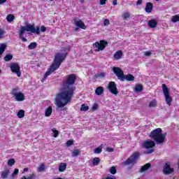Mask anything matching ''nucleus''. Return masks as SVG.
<instances>
[{
	"label": "nucleus",
	"mask_w": 179,
	"mask_h": 179,
	"mask_svg": "<svg viewBox=\"0 0 179 179\" xmlns=\"http://www.w3.org/2000/svg\"><path fill=\"white\" fill-rule=\"evenodd\" d=\"M75 82H76V75L75 74L69 75L63 82L62 92L56 95L55 99L56 106L59 108H62L71 103V100L75 94V90H76V87L73 85Z\"/></svg>",
	"instance_id": "f257e3e1"
},
{
	"label": "nucleus",
	"mask_w": 179,
	"mask_h": 179,
	"mask_svg": "<svg viewBox=\"0 0 179 179\" xmlns=\"http://www.w3.org/2000/svg\"><path fill=\"white\" fill-rule=\"evenodd\" d=\"M25 31H30L31 33H33L34 34H37L38 36L40 34V27H35L34 24H28L26 27L22 26L18 32V34L20 40H22V41H23L24 43L27 42V39L23 36V34H24Z\"/></svg>",
	"instance_id": "f03ea898"
},
{
	"label": "nucleus",
	"mask_w": 179,
	"mask_h": 179,
	"mask_svg": "<svg viewBox=\"0 0 179 179\" xmlns=\"http://www.w3.org/2000/svg\"><path fill=\"white\" fill-rule=\"evenodd\" d=\"M167 134L162 133V129L157 128L152 131L149 135L151 139H153L157 143V145H160L164 143V139H166V136Z\"/></svg>",
	"instance_id": "7ed1b4c3"
},
{
	"label": "nucleus",
	"mask_w": 179,
	"mask_h": 179,
	"mask_svg": "<svg viewBox=\"0 0 179 179\" xmlns=\"http://www.w3.org/2000/svg\"><path fill=\"white\" fill-rule=\"evenodd\" d=\"M155 146H156V143L152 140H147L142 143V148L146 149L145 155L153 153L155 152V148H153Z\"/></svg>",
	"instance_id": "20e7f679"
},
{
	"label": "nucleus",
	"mask_w": 179,
	"mask_h": 179,
	"mask_svg": "<svg viewBox=\"0 0 179 179\" xmlns=\"http://www.w3.org/2000/svg\"><path fill=\"white\" fill-rule=\"evenodd\" d=\"M162 92L165 97V101L168 106H171V101H173V99L170 96V90H169V87H167L166 84H162Z\"/></svg>",
	"instance_id": "39448f33"
},
{
	"label": "nucleus",
	"mask_w": 179,
	"mask_h": 179,
	"mask_svg": "<svg viewBox=\"0 0 179 179\" xmlns=\"http://www.w3.org/2000/svg\"><path fill=\"white\" fill-rule=\"evenodd\" d=\"M139 157V153L135 152L131 157H129L126 161L122 163V166H129V164H134L136 162V159Z\"/></svg>",
	"instance_id": "423d86ee"
},
{
	"label": "nucleus",
	"mask_w": 179,
	"mask_h": 179,
	"mask_svg": "<svg viewBox=\"0 0 179 179\" xmlns=\"http://www.w3.org/2000/svg\"><path fill=\"white\" fill-rule=\"evenodd\" d=\"M112 71L113 73L117 76L118 80L124 82V71L120 67H113Z\"/></svg>",
	"instance_id": "0eeeda50"
},
{
	"label": "nucleus",
	"mask_w": 179,
	"mask_h": 179,
	"mask_svg": "<svg viewBox=\"0 0 179 179\" xmlns=\"http://www.w3.org/2000/svg\"><path fill=\"white\" fill-rule=\"evenodd\" d=\"M67 53H57L55 55L53 62L57 64L61 65L64 62L65 58H66Z\"/></svg>",
	"instance_id": "6e6552de"
},
{
	"label": "nucleus",
	"mask_w": 179,
	"mask_h": 179,
	"mask_svg": "<svg viewBox=\"0 0 179 179\" xmlns=\"http://www.w3.org/2000/svg\"><path fill=\"white\" fill-rule=\"evenodd\" d=\"M9 68L11 70V72L16 73L18 78L22 76V73L20 72V66L17 63H11L9 66Z\"/></svg>",
	"instance_id": "1a4fd4ad"
},
{
	"label": "nucleus",
	"mask_w": 179,
	"mask_h": 179,
	"mask_svg": "<svg viewBox=\"0 0 179 179\" xmlns=\"http://www.w3.org/2000/svg\"><path fill=\"white\" fill-rule=\"evenodd\" d=\"M94 45L96 48V51H103L106 48V46L108 45V42L101 40L99 42H96Z\"/></svg>",
	"instance_id": "9d476101"
},
{
	"label": "nucleus",
	"mask_w": 179,
	"mask_h": 179,
	"mask_svg": "<svg viewBox=\"0 0 179 179\" xmlns=\"http://www.w3.org/2000/svg\"><path fill=\"white\" fill-rule=\"evenodd\" d=\"M108 89L112 94H115L117 96L118 94V89L117 88V85L115 84V82L110 81L108 84Z\"/></svg>",
	"instance_id": "9b49d317"
},
{
	"label": "nucleus",
	"mask_w": 179,
	"mask_h": 179,
	"mask_svg": "<svg viewBox=\"0 0 179 179\" xmlns=\"http://www.w3.org/2000/svg\"><path fill=\"white\" fill-rule=\"evenodd\" d=\"M59 66H61L60 64H57L55 62H53V64L50 66V70L45 73V77L50 76V75H51L52 72H55V71H57Z\"/></svg>",
	"instance_id": "f8f14e48"
},
{
	"label": "nucleus",
	"mask_w": 179,
	"mask_h": 179,
	"mask_svg": "<svg viewBox=\"0 0 179 179\" xmlns=\"http://www.w3.org/2000/svg\"><path fill=\"white\" fill-rule=\"evenodd\" d=\"M163 173L166 176H169V174L174 173V169L170 167V164L166 162V165L164 166Z\"/></svg>",
	"instance_id": "ddd939ff"
},
{
	"label": "nucleus",
	"mask_w": 179,
	"mask_h": 179,
	"mask_svg": "<svg viewBox=\"0 0 179 179\" xmlns=\"http://www.w3.org/2000/svg\"><path fill=\"white\" fill-rule=\"evenodd\" d=\"M75 24H76V26H77V27H80V29H83V30H86V25L82 20H80L76 21Z\"/></svg>",
	"instance_id": "4468645a"
},
{
	"label": "nucleus",
	"mask_w": 179,
	"mask_h": 179,
	"mask_svg": "<svg viewBox=\"0 0 179 179\" xmlns=\"http://www.w3.org/2000/svg\"><path fill=\"white\" fill-rule=\"evenodd\" d=\"M145 10L147 13H150L153 10V4L150 2L147 3Z\"/></svg>",
	"instance_id": "2eb2a0df"
},
{
	"label": "nucleus",
	"mask_w": 179,
	"mask_h": 179,
	"mask_svg": "<svg viewBox=\"0 0 179 179\" xmlns=\"http://www.w3.org/2000/svg\"><path fill=\"white\" fill-rule=\"evenodd\" d=\"M148 24L151 29H155L157 27V21H156L155 20H150V21H148Z\"/></svg>",
	"instance_id": "dca6fc26"
},
{
	"label": "nucleus",
	"mask_w": 179,
	"mask_h": 179,
	"mask_svg": "<svg viewBox=\"0 0 179 179\" xmlns=\"http://www.w3.org/2000/svg\"><path fill=\"white\" fill-rule=\"evenodd\" d=\"M127 80L128 82H132L135 80V77L131 74L126 75L124 74V81Z\"/></svg>",
	"instance_id": "f3484780"
},
{
	"label": "nucleus",
	"mask_w": 179,
	"mask_h": 179,
	"mask_svg": "<svg viewBox=\"0 0 179 179\" xmlns=\"http://www.w3.org/2000/svg\"><path fill=\"white\" fill-rule=\"evenodd\" d=\"M14 97L16 101H23V100H24V94L22 92L18 93L17 96Z\"/></svg>",
	"instance_id": "a211bd4d"
},
{
	"label": "nucleus",
	"mask_w": 179,
	"mask_h": 179,
	"mask_svg": "<svg viewBox=\"0 0 179 179\" xmlns=\"http://www.w3.org/2000/svg\"><path fill=\"white\" fill-rule=\"evenodd\" d=\"M10 173V171H9V169L4 170L1 173V178L3 179H6L8 177V176H9Z\"/></svg>",
	"instance_id": "6ab92c4d"
},
{
	"label": "nucleus",
	"mask_w": 179,
	"mask_h": 179,
	"mask_svg": "<svg viewBox=\"0 0 179 179\" xmlns=\"http://www.w3.org/2000/svg\"><path fill=\"white\" fill-rule=\"evenodd\" d=\"M51 114H52V107L49 106L45 109V117H50Z\"/></svg>",
	"instance_id": "aec40b11"
},
{
	"label": "nucleus",
	"mask_w": 179,
	"mask_h": 179,
	"mask_svg": "<svg viewBox=\"0 0 179 179\" xmlns=\"http://www.w3.org/2000/svg\"><path fill=\"white\" fill-rule=\"evenodd\" d=\"M122 17L123 20H128V19L131 17V13H129L128 11H124L122 15Z\"/></svg>",
	"instance_id": "412c9836"
},
{
	"label": "nucleus",
	"mask_w": 179,
	"mask_h": 179,
	"mask_svg": "<svg viewBox=\"0 0 179 179\" xmlns=\"http://www.w3.org/2000/svg\"><path fill=\"white\" fill-rule=\"evenodd\" d=\"M142 90H143V87L142 86V85L141 84L136 85V87L134 88V92H136V93H141Z\"/></svg>",
	"instance_id": "4be33fe9"
},
{
	"label": "nucleus",
	"mask_w": 179,
	"mask_h": 179,
	"mask_svg": "<svg viewBox=\"0 0 179 179\" xmlns=\"http://www.w3.org/2000/svg\"><path fill=\"white\" fill-rule=\"evenodd\" d=\"M102 93H104V89H103V87H98L95 90V94L97 96H101Z\"/></svg>",
	"instance_id": "5701e85b"
},
{
	"label": "nucleus",
	"mask_w": 179,
	"mask_h": 179,
	"mask_svg": "<svg viewBox=\"0 0 179 179\" xmlns=\"http://www.w3.org/2000/svg\"><path fill=\"white\" fill-rule=\"evenodd\" d=\"M5 50H6V44L1 43L0 44V58L2 57L3 52H5Z\"/></svg>",
	"instance_id": "b1692460"
},
{
	"label": "nucleus",
	"mask_w": 179,
	"mask_h": 179,
	"mask_svg": "<svg viewBox=\"0 0 179 179\" xmlns=\"http://www.w3.org/2000/svg\"><path fill=\"white\" fill-rule=\"evenodd\" d=\"M65 170H66V163H61L59 166V171H60V173H64Z\"/></svg>",
	"instance_id": "393cba45"
},
{
	"label": "nucleus",
	"mask_w": 179,
	"mask_h": 179,
	"mask_svg": "<svg viewBox=\"0 0 179 179\" xmlns=\"http://www.w3.org/2000/svg\"><path fill=\"white\" fill-rule=\"evenodd\" d=\"M121 57H122V51L119 50L115 52L114 54V58L115 59H121Z\"/></svg>",
	"instance_id": "a878e982"
},
{
	"label": "nucleus",
	"mask_w": 179,
	"mask_h": 179,
	"mask_svg": "<svg viewBox=\"0 0 179 179\" xmlns=\"http://www.w3.org/2000/svg\"><path fill=\"white\" fill-rule=\"evenodd\" d=\"M150 164H146L144 166H143L141 169V172L143 173L144 171H146V170H149V169H150Z\"/></svg>",
	"instance_id": "bb28decb"
},
{
	"label": "nucleus",
	"mask_w": 179,
	"mask_h": 179,
	"mask_svg": "<svg viewBox=\"0 0 179 179\" xmlns=\"http://www.w3.org/2000/svg\"><path fill=\"white\" fill-rule=\"evenodd\" d=\"M6 20L9 23H12V22L15 20V15H13V14L8 15L6 17Z\"/></svg>",
	"instance_id": "cd10ccee"
},
{
	"label": "nucleus",
	"mask_w": 179,
	"mask_h": 179,
	"mask_svg": "<svg viewBox=\"0 0 179 179\" xmlns=\"http://www.w3.org/2000/svg\"><path fill=\"white\" fill-rule=\"evenodd\" d=\"M156 106H157V101H156V99H152L150 103H149V107L150 108H153V107H156Z\"/></svg>",
	"instance_id": "c85d7f7f"
},
{
	"label": "nucleus",
	"mask_w": 179,
	"mask_h": 179,
	"mask_svg": "<svg viewBox=\"0 0 179 179\" xmlns=\"http://www.w3.org/2000/svg\"><path fill=\"white\" fill-rule=\"evenodd\" d=\"M92 164L94 166H99L100 164V158L99 157H95L92 160Z\"/></svg>",
	"instance_id": "c756f323"
},
{
	"label": "nucleus",
	"mask_w": 179,
	"mask_h": 179,
	"mask_svg": "<svg viewBox=\"0 0 179 179\" xmlns=\"http://www.w3.org/2000/svg\"><path fill=\"white\" fill-rule=\"evenodd\" d=\"M36 47H37V43L36 42H32L29 45H28V48L29 50H34V48H36Z\"/></svg>",
	"instance_id": "7c9ffc66"
},
{
	"label": "nucleus",
	"mask_w": 179,
	"mask_h": 179,
	"mask_svg": "<svg viewBox=\"0 0 179 179\" xmlns=\"http://www.w3.org/2000/svg\"><path fill=\"white\" fill-rule=\"evenodd\" d=\"M13 55H6L5 57H4V61H6V62H9V61H11V59H13Z\"/></svg>",
	"instance_id": "2f4dec72"
},
{
	"label": "nucleus",
	"mask_w": 179,
	"mask_h": 179,
	"mask_svg": "<svg viewBox=\"0 0 179 179\" xmlns=\"http://www.w3.org/2000/svg\"><path fill=\"white\" fill-rule=\"evenodd\" d=\"M17 115L18 118H23L24 117V110H20L18 113H17Z\"/></svg>",
	"instance_id": "473e14b6"
},
{
	"label": "nucleus",
	"mask_w": 179,
	"mask_h": 179,
	"mask_svg": "<svg viewBox=\"0 0 179 179\" xmlns=\"http://www.w3.org/2000/svg\"><path fill=\"white\" fill-rule=\"evenodd\" d=\"M18 93H20V92H19V89L18 88L13 89L12 94H13V97L16 96Z\"/></svg>",
	"instance_id": "72a5a7b5"
},
{
	"label": "nucleus",
	"mask_w": 179,
	"mask_h": 179,
	"mask_svg": "<svg viewBox=\"0 0 179 179\" xmlns=\"http://www.w3.org/2000/svg\"><path fill=\"white\" fill-rule=\"evenodd\" d=\"M79 153H80V151H79V150H74L72 152V156L73 157H76L77 156H79Z\"/></svg>",
	"instance_id": "f704fd0d"
},
{
	"label": "nucleus",
	"mask_w": 179,
	"mask_h": 179,
	"mask_svg": "<svg viewBox=\"0 0 179 179\" xmlns=\"http://www.w3.org/2000/svg\"><path fill=\"white\" fill-rule=\"evenodd\" d=\"M102 152V148H101V146H99L98 148H96L94 152L96 155H99L100 154V152Z\"/></svg>",
	"instance_id": "c9c22d12"
},
{
	"label": "nucleus",
	"mask_w": 179,
	"mask_h": 179,
	"mask_svg": "<svg viewBox=\"0 0 179 179\" xmlns=\"http://www.w3.org/2000/svg\"><path fill=\"white\" fill-rule=\"evenodd\" d=\"M17 174H19V169H15L14 170V172L13 173V174L11 175V178L14 179L15 176H17Z\"/></svg>",
	"instance_id": "e433bc0d"
},
{
	"label": "nucleus",
	"mask_w": 179,
	"mask_h": 179,
	"mask_svg": "<svg viewBox=\"0 0 179 179\" xmlns=\"http://www.w3.org/2000/svg\"><path fill=\"white\" fill-rule=\"evenodd\" d=\"M52 132H53L54 135L53 137L54 138H57L58 137V134H59V132L58 131V130L55 129H52Z\"/></svg>",
	"instance_id": "4c0bfd02"
},
{
	"label": "nucleus",
	"mask_w": 179,
	"mask_h": 179,
	"mask_svg": "<svg viewBox=\"0 0 179 179\" xmlns=\"http://www.w3.org/2000/svg\"><path fill=\"white\" fill-rule=\"evenodd\" d=\"M110 173H112V174H116L117 173V169L115 168V166H112L110 169Z\"/></svg>",
	"instance_id": "58836bf2"
},
{
	"label": "nucleus",
	"mask_w": 179,
	"mask_h": 179,
	"mask_svg": "<svg viewBox=\"0 0 179 179\" xmlns=\"http://www.w3.org/2000/svg\"><path fill=\"white\" fill-rule=\"evenodd\" d=\"M80 110H81V111H87V110H89V106H87L85 104H83L81 106Z\"/></svg>",
	"instance_id": "ea45409f"
},
{
	"label": "nucleus",
	"mask_w": 179,
	"mask_h": 179,
	"mask_svg": "<svg viewBox=\"0 0 179 179\" xmlns=\"http://www.w3.org/2000/svg\"><path fill=\"white\" fill-rule=\"evenodd\" d=\"M66 145L67 148H69V146H72V145H73V141H72V140L67 141Z\"/></svg>",
	"instance_id": "a19ab883"
},
{
	"label": "nucleus",
	"mask_w": 179,
	"mask_h": 179,
	"mask_svg": "<svg viewBox=\"0 0 179 179\" xmlns=\"http://www.w3.org/2000/svg\"><path fill=\"white\" fill-rule=\"evenodd\" d=\"M45 169V165L42 164L41 166H40V167L38 168V171L41 172V171H44Z\"/></svg>",
	"instance_id": "79ce46f5"
},
{
	"label": "nucleus",
	"mask_w": 179,
	"mask_h": 179,
	"mask_svg": "<svg viewBox=\"0 0 179 179\" xmlns=\"http://www.w3.org/2000/svg\"><path fill=\"white\" fill-rule=\"evenodd\" d=\"M8 164L9 166H13V164H15V159H10L8 161Z\"/></svg>",
	"instance_id": "37998d69"
},
{
	"label": "nucleus",
	"mask_w": 179,
	"mask_h": 179,
	"mask_svg": "<svg viewBox=\"0 0 179 179\" xmlns=\"http://www.w3.org/2000/svg\"><path fill=\"white\" fill-rule=\"evenodd\" d=\"M103 24H104V26H108V24H110V20H108V19L104 20Z\"/></svg>",
	"instance_id": "c03bdc74"
},
{
	"label": "nucleus",
	"mask_w": 179,
	"mask_h": 179,
	"mask_svg": "<svg viewBox=\"0 0 179 179\" xmlns=\"http://www.w3.org/2000/svg\"><path fill=\"white\" fill-rule=\"evenodd\" d=\"M41 31L42 33H45V31H47V27H45V26H41Z\"/></svg>",
	"instance_id": "a18cd8bd"
},
{
	"label": "nucleus",
	"mask_w": 179,
	"mask_h": 179,
	"mask_svg": "<svg viewBox=\"0 0 179 179\" xmlns=\"http://www.w3.org/2000/svg\"><path fill=\"white\" fill-rule=\"evenodd\" d=\"M97 108H99V105H97L96 103H94L92 106V111H96Z\"/></svg>",
	"instance_id": "49530a36"
},
{
	"label": "nucleus",
	"mask_w": 179,
	"mask_h": 179,
	"mask_svg": "<svg viewBox=\"0 0 179 179\" xmlns=\"http://www.w3.org/2000/svg\"><path fill=\"white\" fill-rule=\"evenodd\" d=\"M3 34H5V31L0 29V38H2L3 37Z\"/></svg>",
	"instance_id": "de8ad7c7"
},
{
	"label": "nucleus",
	"mask_w": 179,
	"mask_h": 179,
	"mask_svg": "<svg viewBox=\"0 0 179 179\" xmlns=\"http://www.w3.org/2000/svg\"><path fill=\"white\" fill-rule=\"evenodd\" d=\"M106 76V73H100L97 75V78H104Z\"/></svg>",
	"instance_id": "09e8293b"
},
{
	"label": "nucleus",
	"mask_w": 179,
	"mask_h": 179,
	"mask_svg": "<svg viewBox=\"0 0 179 179\" xmlns=\"http://www.w3.org/2000/svg\"><path fill=\"white\" fill-rule=\"evenodd\" d=\"M36 174H31V175H29L28 176V178H27V179H35L36 178Z\"/></svg>",
	"instance_id": "8fccbe9b"
},
{
	"label": "nucleus",
	"mask_w": 179,
	"mask_h": 179,
	"mask_svg": "<svg viewBox=\"0 0 179 179\" xmlns=\"http://www.w3.org/2000/svg\"><path fill=\"white\" fill-rule=\"evenodd\" d=\"M107 152H108L109 153H111L112 152H114V148H106Z\"/></svg>",
	"instance_id": "3c124183"
},
{
	"label": "nucleus",
	"mask_w": 179,
	"mask_h": 179,
	"mask_svg": "<svg viewBox=\"0 0 179 179\" xmlns=\"http://www.w3.org/2000/svg\"><path fill=\"white\" fill-rule=\"evenodd\" d=\"M107 0H100V5H106Z\"/></svg>",
	"instance_id": "603ef678"
},
{
	"label": "nucleus",
	"mask_w": 179,
	"mask_h": 179,
	"mask_svg": "<svg viewBox=\"0 0 179 179\" xmlns=\"http://www.w3.org/2000/svg\"><path fill=\"white\" fill-rule=\"evenodd\" d=\"M145 55L146 57H150V55H152V52H149V51L145 52Z\"/></svg>",
	"instance_id": "864d4df0"
},
{
	"label": "nucleus",
	"mask_w": 179,
	"mask_h": 179,
	"mask_svg": "<svg viewBox=\"0 0 179 179\" xmlns=\"http://www.w3.org/2000/svg\"><path fill=\"white\" fill-rule=\"evenodd\" d=\"M48 77V76H46V77H45V73L44 77L41 79L42 83H44V80H45V79H47Z\"/></svg>",
	"instance_id": "5fc2aeb1"
},
{
	"label": "nucleus",
	"mask_w": 179,
	"mask_h": 179,
	"mask_svg": "<svg viewBox=\"0 0 179 179\" xmlns=\"http://www.w3.org/2000/svg\"><path fill=\"white\" fill-rule=\"evenodd\" d=\"M136 5H142V0H138L136 2Z\"/></svg>",
	"instance_id": "6e6d98bb"
},
{
	"label": "nucleus",
	"mask_w": 179,
	"mask_h": 179,
	"mask_svg": "<svg viewBox=\"0 0 179 179\" xmlns=\"http://www.w3.org/2000/svg\"><path fill=\"white\" fill-rule=\"evenodd\" d=\"M6 2V0H0V5H2V3H5Z\"/></svg>",
	"instance_id": "4d7b16f0"
},
{
	"label": "nucleus",
	"mask_w": 179,
	"mask_h": 179,
	"mask_svg": "<svg viewBox=\"0 0 179 179\" xmlns=\"http://www.w3.org/2000/svg\"><path fill=\"white\" fill-rule=\"evenodd\" d=\"M113 5L115 6L117 5V0H113Z\"/></svg>",
	"instance_id": "13d9d810"
},
{
	"label": "nucleus",
	"mask_w": 179,
	"mask_h": 179,
	"mask_svg": "<svg viewBox=\"0 0 179 179\" xmlns=\"http://www.w3.org/2000/svg\"><path fill=\"white\" fill-rule=\"evenodd\" d=\"M26 171H29V168H24L23 173H26Z\"/></svg>",
	"instance_id": "bf43d9fd"
},
{
	"label": "nucleus",
	"mask_w": 179,
	"mask_h": 179,
	"mask_svg": "<svg viewBox=\"0 0 179 179\" xmlns=\"http://www.w3.org/2000/svg\"><path fill=\"white\" fill-rule=\"evenodd\" d=\"M76 31H78V28H76Z\"/></svg>",
	"instance_id": "052dcab7"
},
{
	"label": "nucleus",
	"mask_w": 179,
	"mask_h": 179,
	"mask_svg": "<svg viewBox=\"0 0 179 179\" xmlns=\"http://www.w3.org/2000/svg\"><path fill=\"white\" fill-rule=\"evenodd\" d=\"M57 179H62V178H57Z\"/></svg>",
	"instance_id": "680f3d73"
},
{
	"label": "nucleus",
	"mask_w": 179,
	"mask_h": 179,
	"mask_svg": "<svg viewBox=\"0 0 179 179\" xmlns=\"http://www.w3.org/2000/svg\"><path fill=\"white\" fill-rule=\"evenodd\" d=\"M50 1H54V0H50Z\"/></svg>",
	"instance_id": "e2e57ef3"
},
{
	"label": "nucleus",
	"mask_w": 179,
	"mask_h": 179,
	"mask_svg": "<svg viewBox=\"0 0 179 179\" xmlns=\"http://www.w3.org/2000/svg\"><path fill=\"white\" fill-rule=\"evenodd\" d=\"M155 1H160V0H155Z\"/></svg>",
	"instance_id": "0e129e2a"
},
{
	"label": "nucleus",
	"mask_w": 179,
	"mask_h": 179,
	"mask_svg": "<svg viewBox=\"0 0 179 179\" xmlns=\"http://www.w3.org/2000/svg\"><path fill=\"white\" fill-rule=\"evenodd\" d=\"M0 73H1V70H0Z\"/></svg>",
	"instance_id": "69168bd1"
}]
</instances>
